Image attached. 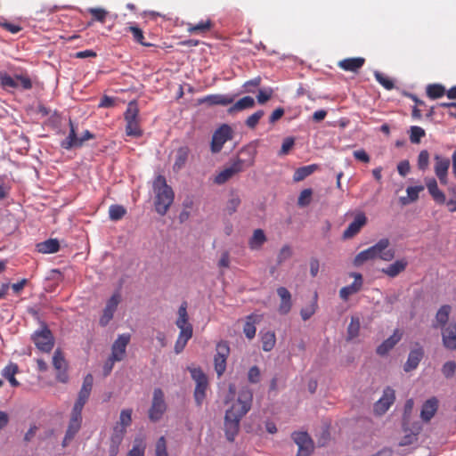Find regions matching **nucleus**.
<instances>
[{"mask_svg":"<svg viewBox=\"0 0 456 456\" xmlns=\"http://www.w3.org/2000/svg\"><path fill=\"white\" fill-rule=\"evenodd\" d=\"M241 154H247L248 157L242 158L241 156H236L234 159H231L229 164L216 174L214 178L215 183L218 185L224 184L236 175L254 165L256 155V150L254 147L248 145L241 148Z\"/></svg>","mask_w":456,"mask_h":456,"instance_id":"f257e3e1","label":"nucleus"},{"mask_svg":"<svg viewBox=\"0 0 456 456\" xmlns=\"http://www.w3.org/2000/svg\"><path fill=\"white\" fill-rule=\"evenodd\" d=\"M389 246L388 239H381L375 245L365 250L359 252L354 258V265L359 267L364 263L374 260L377 257L384 261H391L395 257V250L387 249Z\"/></svg>","mask_w":456,"mask_h":456,"instance_id":"f03ea898","label":"nucleus"},{"mask_svg":"<svg viewBox=\"0 0 456 456\" xmlns=\"http://www.w3.org/2000/svg\"><path fill=\"white\" fill-rule=\"evenodd\" d=\"M153 191L155 193V209L158 214L164 216L167 214L175 198L172 188L167 185L166 178L159 175L153 182Z\"/></svg>","mask_w":456,"mask_h":456,"instance_id":"7ed1b4c3","label":"nucleus"},{"mask_svg":"<svg viewBox=\"0 0 456 456\" xmlns=\"http://www.w3.org/2000/svg\"><path fill=\"white\" fill-rule=\"evenodd\" d=\"M175 325L180 330V332L175 344V352L180 354L191 338L193 333L192 325L189 322L186 302H183L178 309Z\"/></svg>","mask_w":456,"mask_h":456,"instance_id":"20e7f679","label":"nucleus"},{"mask_svg":"<svg viewBox=\"0 0 456 456\" xmlns=\"http://www.w3.org/2000/svg\"><path fill=\"white\" fill-rule=\"evenodd\" d=\"M31 339L36 347L42 352L48 353L54 346V338L53 333L44 322H41V327L34 331L31 336Z\"/></svg>","mask_w":456,"mask_h":456,"instance_id":"39448f33","label":"nucleus"},{"mask_svg":"<svg viewBox=\"0 0 456 456\" xmlns=\"http://www.w3.org/2000/svg\"><path fill=\"white\" fill-rule=\"evenodd\" d=\"M130 334H121L118 337L111 347V354L105 363V370H111L114 362L121 361L126 355V349L130 341Z\"/></svg>","mask_w":456,"mask_h":456,"instance_id":"423d86ee","label":"nucleus"},{"mask_svg":"<svg viewBox=\"0 0 456 456\" xmlns=\"http://www.w3.org/2000/svg\"><path fill=\"white\" fill-rule=\"evenodd\" d=\"M195 381L194 400L197 406L200 407L206 399L207 391L209 387V380L205 372H191Z\"/></svg>","mask_w":456,"mask_h":456,"instance_id":"0eeeda50","label":"nucleus"},{"mask_svg":"<svg viewBox=\"0 0 456 456\" xmlns=\"http://www.w3.org/2000/svg\"><path fill=\"white\" fill-rule=\"evenodd\" d=\"M167 410L164 400V393L160 388H155L153 393L151 407L149 410V419L152 422L159 421Z\"/></svg>","mask_w":456,"mask_h":456,"instance_id":"6e6552de","label":"nucleus"},{"mask_svg":"<svg viewBox=\"0 0 456 456\" xmlns=\"http://www.w3.org/2000/svg\"><path fill=\"white\" fill-rule=\"evenodd\" d=\"M232 138V129L227 125H222L218 129L215 131L211 141V151L213 153L219 152L224 144Z\"/></svg>","mask_w":456,"mask_h":456,"instance_id":"1a4fd4ad","label":"nucleus"},{"mask_svg":"<svg viewBox=\"0 0 456 456\" xmlns=\"http://www.w3.org/2000/svg\"><path fill=\"white\" fill-rule=\"evenodd\" d=\"M291 438L298 446L297 456H310L314 451V442L306 432H293Z\"/></svg>","mask_w":456,"mask_h":456,"instance_id":"9d476101","label":"nucleus"},{"mask_svg":"<svg viewBox=\"0 0 456 456\" xmlns=\"http://www.w3.org/2000/svg\"><path fill=\"white\" fill-rule=\"evenodd\" d=\"M94 384V377L91 373H88L85 378L83 381L82 387L80 391L78 392L77 398L75 402V404L73 406V409L76 411H83V408L86 402L89 399L92 388Z\"/></svg>","mask_w":456,"mask_h":456,"instance_id":"9b49d317","label":"nucleus"},{"mask_svg":"<svg viewBox=\"0 0 456 456\" xmlns=\"http://www.w3.org/2000/svg\"><path fill=\"white\" fill-rule=\"evenodd\" d=\"M350 277L354 278V281L339 290V297L343 301H347L352 295L358 293L363 285V279L361 273H352Z\"/></svg>","mask_w":456,"mask_h":456,"instance_id":"f8f14e48","label":"nucleus"},{"mask_svg":"<svg viewBox=\"0 0 456 456\" xmlns=\"http://www.w3.org/2000/svg\"><path fill=\"white\" fill-rule=\"evenodd\" d=\"M121 296L118 291L115 292L110 298L107 301L103 309L102 317L100 318V324L106 326L113 318L118 304L120 303Z\"/></svg>","mask_w":456,"mask_h":456,"instance_id":"ddd939ff","label":"nucleus"},{"mask_svg":"<svg viewBox=\"0 0 456 456\" xmlns=\"http://www.w3.org/2000/svg\"><path fill=\"white\" fill-rule=\"evenodd\" d=\"M435 165H434V172L440 181V183L444 185L448 183V169L450 167V159L448 158L443 157L441 155H435L434 157Z\"/></svg>","mask_w":456,"mask_h":456,"instance_id":"4468645a","label":"nucleus"},{"mask_svg":"<svg viewBox=\"0 0 456 456\" xmlns=\"http://www.w3.org/2000/svg\"><path fill=\"white\" fill-rule=\"evenodd\" d=\"M395 399V390L387 387L384 390L382 397L375 403L373 407L374 413L379 416L383 415L393 404Z\"/></svg>","mask_w":456,"mask_h":456,"instance_id":"2eb2a0df","label":"nucleus"},{"mask_svg":"<svg viewBox=\"0 0 456 456\" xmlns=\"http://www.w3.org/2000/svg\"><path fill=\"white\" fill-rule=\"evenodd\" d=\"M214 357L215 370H225L226 360L230 354V347L226 341L217 343Z\"/></svg>","mask_w":456,"mask_h":456,"instance_id":"dca6fc26","label":"nucleus"},{"mask_svg":"<svg viewBox=\"0 0 456 456\" xmlns=\"http://www.w3.org/2000/svg\"><path fill=\"white\" fill-rule=\"evenodd\" d=\"M367 224V217L363 212H359L355 215L353 222L349 224L347 228L343 232V239L348 240L358 234L361 229Z\"/></svg>","mask_w":456,"mask_h":456,"instance_id":"f3484780","label":"nucleus"},{"mask_svg":"<svg viewBox=\"0 0 456 456\" xmlns=\"http://www.w3.org/2000/svg\"><path fill=\"white\" fill-rule=\"evenodd\" d=\"M234 95L230 94H208L198 100L200 104H207L208 106H227L234 102Z\"/></svg>","mask_w":456,"mask_h":456,"instance_id":"a211bd4d","label":"nucleus"},{"mask_svg":"<svg viewBox=\"0 0 456 456\" xmlns=\"http://www.w3.org/2000/svg\"><path fill=\"white\" fill-rule=\"evenodd\" d=\"M402 337L403 333L398 329L395 330L393 335L384 340L377 347V354L381 356L387 354V353L402 339Z\"/></svg>","mask_w":456,"mask_h":456,"instance_id":"6ab92c4d","label":"nucleus"},{"mask_svg":"<svg viewBox=\"0 0 456 456\" xmlns=\"http://www.w3.org/2000/svg\"><path fill=\"white\" fill-rule=\"evenodd\" d=\"M365 63L362 57L346 58L338 62V67L345 71L358 72Z\"/></svg>","mask_w":456,"mask_h":456,"instance_id":"aec40b11","label":"nucleus"},{"mask_svg":"<svg viewBox=\"0 0 456 456\" xmlns=\"http://www.w3.org/2000/svg\"><path fill=\"white\" fill-rule=\"evenodd\" d=\"M125 434L126 429L124 428H119L118 425L114 427L113 433L110 436V444L109 449L110 456H117L118 453L119 445L123 441Z\"/></svg>","mask_w":456,"mask_h":456,"instance_id":"412c9836","label":"nucleus"},{"mask_svg":"<svg viewBox=\"0 0 456 456\" xmlns=\"http://www.w3.org/2000/svg\"><path fill=\"white\" fill-rule=\"evenodd\" d=\"M19 379L25 387H29L37 385H46L51 382L44 381L42 376L37 372H18Z\"/></svg>","mask_w":456,"mask_h":456,"instance_id":"4be33fe9","label":"nucleus"},{"mask_svg":"<svg viewBox=\"0 0 456 456\" xmlns=\"http://www.w3.org/2000/svg\"><path fill=\"white\" fill-rule=\"evenodd\" d=\"M426 187L432 199L439 205L445 203V194L438 188L437 182L435 178H426Z\"/></svg>","mask_w":456,"mask_h":456,"instance_id":"5701e85b","label":"nucleus"},{"mask_svg":"<svg viewBox=\"0 0 456 456\" xmlns=\"http://www.w3.org/2000/svg\"><path fill=\"white\" fill-rule=\"evenodd\" d=\"M214 27V23L210 19L200 20L197 24L191 22L186 23V30L190 34L194 35H206Z\"/></svg>","mask_w":456,"mask_h":456,"instance_id":"b1692460","label":"nucleus"},{"mask_svg":"<svg viewBox=\"0 0 456 456\" xmlns=\"http://www.w3.org/2000/svg\"><path fill=\"white\" fill-rule=\"evenodd\" d=\"M443 344L450 350L456 349V324L450 323L442 331Z\"/></svg>","mask_w":456,"mask_h":456,"instance_id":"393cba45","label":"nucleus"},{"mask_svg":"<svg viewBox=\"0 0 456 456\" xmlns=\"http://www.w3.org/2000/svg\"><path fill=\"white\" fill-rule=\"evenodd\" d=\"M82 423V411L72 409L70 413V419L67 428L68 438H74L76 434L79 431Z\"/></svg>","mask_w":456,"mask_h":456,"instance_id":"a878e982","label":"nucleus"},{"mask_svg":"<svg viewBox=\"0 0 456 456\" xmlns=\"http://www.w3.org/2000/svg\"><path fill=\"white\" fill-rule=\"evenodd\" d=\"M69 135L61 142V148L70 150L72 148L81 147L82 140H80V137H77L76 127L71 119H69Z\"/></svg>","mask_w":456,"mask_h":456,"instance_id":"bb28decb","label":"nucleus"},{"mask_svg":"<svg viewBox=\"0 0 456 456\" xmlns=\"http://www.w3.org/2000/svg\"><path fill=\"white\" fill-rule=\"evenodd\" d=\"M277 294L281 298L278 311L281 314L285 315L289 313L292 306L291 294L285 287H279Z\"/></svg>","mask_w":456,"mask_h":456,"instance_id":"cd10ccee","label":"nucleus"},{"mask_svg":"<svg viewBox=\"0 0 456 456\" xmlns=\"http://www.w3.org/2000/svg\"><path fill=\"white\" fill-rule=\"evenodd\" d=\"M438 409V400L436 397H431L427 400L423 405L420 411V417L423 421L428 422L436 414Z\"/></svg>","mask_w":456,"mask_h":456,"instance_id":"c85d7f7f","label":"nucleus"},{"mask_svg":"<svg viewBox=\"0 0 456 456\" xmlns=\"http://www.w3.org/2000/svg\"><path fill=\"white\" fill-rule=\"evenodd\" d=\"M424 356V349L422 346H420L419 344L416 345V347L411 349L410 351L407 362H406V368L414 370L418 367L419 362L422 360Z\"/></svg>","mask_w":456,"mask_h":456,"instance_id":"c756f323","label":"nucleus"},{"mask_svg":"<svg viewBox=\"0 0 456 456\" xmlns=\"http://www.w3.org/2000/svg\"><path fill=\"white\" fill-rule=\"evenodd\" d=\"M253 398L252 392L248 388H243L240 390L237 403L234 405L242 409V413H248V411L251 408V402Z\"/></svg>","mask_w":456,"mask_h":456,"instance_id":"7c9ffc66","label":"nucleus"},{"mask_svg":"<svg viewBox=\"0 0 456 456\" xmlns=\"http://www.w3.org/2000/svg\"><path fill=\"white\" fill-rule=\"evenodd\" d=\"M408 265V261L405 258L398 259L387 267L382 269V273L388 277L394 278L399 273L403 272Z\"/></svg>","mask_w":456,"mask_h":456,"instance_id":"2f4dec72","label":"nucleus"},{"mask_svg":"<svg viewBox=\"0 0 456 456\" xmlns=\"http://www.w3.org/2000/svg\"><path fill=\"white\" fill-rule=\"evenodd\" d=\"M267 238L262 229H256L248 240V247L251 250H258L266 242Z\"/></svg>","mask_w":456,"mask_h":456,"instance_id":"473e14b6","label":"nucleus"},{"mask_svg":"<svg viewBox=\"0 0 456 456\" xmlns=\"http://www.w3.org/2000/svg\"><path fill=\"white\" fill-rule=\"evenodd\" d=\"M37 249L43 254L56 253L60 249V243L56 239H49L37 244Z\"/></svg>","mask_w":456,"mask_h":456,"instance_id":"72a5a7b5","label":"nucleus"},{"mask_svg":"<svg viewBox=\"0 0 456 456\" xmlns=\"http://www.w3.org/2000/svg\"><path fill=\"white\" fill-rule=\"evenodd\" d=\"M255 105V100L251 96H244L243 98L237 101L233 105H232L228 112L233 113L236 111H240L243 110L253 108Z\"/></svg>","mask_w":456,"mask_h":456,"instance_id":"f704fd0d","label":"nucleus"},{"mask_svg":"<svg viewBox=\"0 0 456 456\" xmlns=\"http://www.w3.org/2000/svg\"><path fill=\"white\" fill-rule=\"evenodd\" d=\"M427 96L432 100L443 97L446 94L445 87L441 84H429L426 87Z\"/></svg>","mask_w":456,"mask_h":456,"instance_id":"c9c22d12","label":"nucleus"},{"mask_svg":"<svg viewBox=\"0 0 456 456\" xmlns=\"http://www.w3.org/2000/svg\"><path fill=\"white\" fill-rule=\"evenodd\" d=\"M188 155H189V150L187 147H181L177 150L176 156H175V161L173 166V169L175 171H179L184 167V165L187 161V159H188Z\"/></svg>","mask_w":456,"mask_h":456,"instance_id":"e433bc0d","label":"nucleus"},{"mask_svg":"<svg viewBox=\"0 0 456 456\" xmlns=\"http://www.w3.org/2000/svg\"><path fill=\"white\" fill-rule=\"evenodd\" d=\"M247 413H242V409L236 405H232L231 409L227 410L224 416V422H236L240 423V419Z\"/></svg>","mask_w":456,"mask_h":456,"instance_id":"4c0bfd02","label":"nucleus"},{"mask_svg":"<svg viewBox=\"0 0 456 456\" xmlns=\"http://www.w3.org/2000/svg\"><path fill=\"white\" fill-rule=\"evenodd\" d=\"M317 169V166L315 164L305 166L297 168L293 175V180L295 182H299L312 175Z\"/></svg>","mask_w":456,"mask_h":456,"instance_id":"58836bf2","label":"nucleus"},{"mask_svg":"<svg viewBox=\"0 0 456 456\" xmlns=\"http://www.w3.org/2000/svg\"><path fill=\"white\" fill-rule=\"evenodd\" d=\"M262 348L265 352H270L275 346L276 338L273 331H267L261 336Z\"/></svg>","mask_w":456,"mask_h":456,"instance_id":"ea45409f","label":"nucleus"},{"mask_svg":"<svg viewBox=\"0 0 456 456\" xmlns=\"http://www.w3.org/2000/svg\"><path fill=\"white\" fill-rule=\"evenodd\" d=\"M317 308V293H315L313 301L308 305L301 309L300 315L302 319L304 321L309 320L315 314Z\"/></svg>","mask_w":456,"mask_h":456,"instance_id":"a19ab883","label":"nucleus"},{"mask_svg":"<svg viewBox=\"0 0 456 456\" xmlns=\"http://www.w3.org/2000/svg\"><path fill=\"white\" fill-rule=\"evenodd\" d=\"M424 190V186L419 185V186H411L408 187L406 191L408 195L407 198H401V202L403 205L408 204L410 201L413 202L416 201L419 199V193Z\"/></svg>","mask_w":456,"mask_h":456,"instance_id":"79ce46f5","label":"nucleus"},{"mask_svg":"<svg viewBox=\"0 0 456 456\" xmlns=\"http://www.w3.org/2000/svg\"><path fill=\"white\" fill-rule=\"evenodd\" d=\"M126 214V209L121 205L113 204L109 208V216L112 221H118L122 219Z\"/></svg>","mask_w":456,"mask_h":456,"instance_id":"37998d69","label":"nucleus"},{"mask_svg":"<svg viewBox=\"0 0 456 456\" xmlns=\"http://www.w3.org/2000/svg\"><path fill=\"white\" fill-rule=\"evenodd\" d=\"M139 109L135 102H130L124 113L126 122L138 120Z\"/></svg>","mask_w":456,"mask_h":456,"instance_id":"c03bdc74","label":"nucleus"},{"mask_svg":"<svg viewBox=\"0 0 456 456\" xmlns=\"http://www.w3.org/2000/svg\"><path fill=\"white\" fill-rule=\"evenodd\" d=\"M146 444L140 437L134 441L133 448L128 452L127 456H144Z\"/></svg>","mask_w":456,"mask_h":456,"instance_id":"a18cd8bd","label":"nucleus"},{"mask_svg":"<svg viewBox=\"0 0 456 456\" xmlns=\"http://www.w3.org/2000/svg\"><path fill=\"white\" fill-rule=\"evenodd\" d=\"M451 312V306L448 305H442L436 314V320L437 323L441 326H444L447 323L449 320V315Z\"/></svg>","mask_w":456,"mask_h":456,"instance_id":"49530a36","label":"nucleus"},{"mask_svg":"<svg viewBox=\"0 0 456 456\" xmlns=\"http://www.w3.org/2000/svg\"><path fill=\"white\" fill-rule=\"evenodd\" d=\"M127 30L132 33L133 38L135 42L139 43L140 45H142L143 46H151L152 45L151 44L146 43L144 41L143 31L140 28H138L136 26H129L127 28Z\"/></svg>","mask_w":456,"mask_h":456,"instance_id":"de8ad7c7","label":"nucleus"},{"mask_svg":"<svg viewBox=\"0 0 456 456\" xmlns=\"http://www.w3.org/2000/svg\"><path fill=\"white\" fill-rule=\"evenodd\" d=\"M126 134L128 136L140 137L142 134V130L139 126V121L134 120L131 122H126Z\"/></svg>","mask_w":456,"mask_h":456,"instance_id":"09e8293b","label":"nucleus"},{"mask_svg":"<svg viewBox=\"0 0 456 456\" xmlns=\"http://www.w3.org/2000/svg\"><path fill=\"white\" fill-rule=\"evenodd\" d=\"M426 135L425 130L418 126H412L410 128V141L411 143L418 144L422 137Z\"/></svg>","mask_w":456,"mask_h":456,"instance_id":"8fccbe9b","label":"nucleus"},{"mask_svg":"<svg viewBox=\"0 0 456 456\" xmlns=\"http://www.w3.org/2000/svg\"><path fill=\"white\" fill-rule=\"evenodd\" d=\"M87 12L92 15V21L104 23L108 12L103 8H89Z\"/></svg>","mask_w":456,"mask_h":456,"instance_id":"3c124183","label":"nucleus"},{"mask_svg":"<svg viewBox=\"0 0 456 456\" xmlns=\"http://www.w3.org/2000/svg\"><path fill=\"white\" fill-rule=\"evenodd\" d=\"M360 327H361V323H360L359 318L352 317L351 322L347 328L348 339H353L359 335Z\"/></svg>","mask_w":456,"mask_h":456,"instance_id":"603ef678","label":"nucleus"},{"mask_svg":"<svg viewBox=\"0 0 456 456\" xmlns=\"http://www.w3.org/2000/svg\"><path fill=\"white\" fill-rule=\"evenodd\" d=\"M240 423L236 422H224V431L228 441L232 442L235 436L238 434Z\"/></svg>","mask_w":456,"mask_h":456,"instance_id":"864d4df0","label":"nucleus"},{"mask_svg":"<svg viewBox=\"0 0 456 456\" xmlns=\"http://www.w3.org/2000/svg\"><path fill=\"white\" fill-rule=\"evenodd\" d=\"M376 80L387 90H392L395 87L394 81L379 71L374 72Z\"/></svg>","mask_w":456,"mask_h":456,"instance_id":"5fc2aeb1","label":"nucleus"},{"mask_svg":"<svg viewBox=\"0 0 456 456\" xmlns=\"http://www.w3.org/2000/svg\"><path fill=\"white\" fill-rule=\"evenodd\" d=\"M0 82L4 88H18L19 84L16 81L15 76L12 77L6 73H0Z\"/></svg>","mask_w":456,"mask_h":456,"instance_id":"6e6d98bb","label":"nucleus"},{"mask_svg":"<svg viewBox=\"0 0 456 456\" xmlns=\"http://www.w3.org/2000/svg\"><path fill=\"white\" fill-rule=\"evenodd\" d=\"M132 412L131 409L122 410L119 416V422L117 425H118L119 428H124L125 429L126 427L130 426L132 422Z\"/></svg>","mask_w":456,"mask_h":456,"instance_id":"4d7b16f0","label":"nucleus"},{"mask_svg":"<svg viewBox=\"0 0 456 456\" xmlns=\"http://www.w3.org/2000/svg\"><path fill=\"white\" fill-rule=\"evenodd\" d=\"M256 326L252 321V316H248L247 321L243 327V332L248 339H252L256 335Z\"/></svg>","mask_w":456,"mask_h":456,"instance_id":"13d9d810","label":"nucleus"},{"mask_svg":"<svg viewBox=\"0 0 456 456\" xmlns=\"http://www.w3.org/2000/svg\"><path fill=\"white\" fill-rule=\"evenodd\" d=\"M313 191L312 189H305L300 192L297 199V205L301 208L306 207L310 204L312 200Z\"/></svg>","mask_w":456,"mask_h":456,"instance_id":"bf43d9fd","label":"nucleus"},{"mask_svg":"<svg viewBox=\"0 0 456 456\" xmlns=\"http://www.w3.org/2000/svg\"><path fill=\"white\" fill-rule=\"evenodd\" d=\"M53 364L57 370H61L66 367V362L63 354L58 349L53 354Z\"/></svg>","mask_w":456,"mask_h":456,"instance_id":"052dcab7","label":"nucleus"},{"mask_svg":"<svg viewBox=\"0 0 456 456\" xmlns=\"http://www.w3.org/2000/svg\"><path fill=\"white\" fill-rule=\"evenodd\" d=\"M15 78L22 89L29 90L32 88V81L27 74H15Z\"/></svg>","mask_w":456,"mask_h":456,"instance_id":"680f3d73","label":"nucleus"},{"mask_svg":"<svg viewBox=\"0 0 456 456\" xmlns=\"http://www.w3.org/2000/svg\"><path fill=\"white\" fill-rule=\"evenodd\" d=\"M264 110H257L252 115H250L246 120V126L251 129H254L258 124L259 120L264 116Z\"/></svg>","mask_w":456,"mask_h":456,"instance_id":"e2e57ef3","label":"nucleus"},{"mask_svg":"<svg viewBox=\"0 0 456 456\" xmlns=\"http://www.w3.org/2000/svg\"><path fill=\"white\" fill-rule=\"evenodd\" d=\"M429 164V153L427 150H423L418 156V167L420 170H426Z\"/></svg>","mask_w":456,"mask_h":456,"instance_id":"0e129e2a","label":"nucleus"},{"mask_svg":"<svg viewBox=\"0 0 456 456\" xmlns=\"http://www.w3.org/2000/svg\"><path fill=\"white\" fill-rule=\"evenodd\" d=\"M155 455L156 456H168L167 450V442L164 436H161L158 439L155 447Z\"/></svg>","mask_w":456,"mask_h":456,"instance_id":"69168bd1","label":"nucleus"},{"mask_svg":"<svg viewBox=\"0 0 456 456\" xmlns=\"http://www.w3.org/2000/svg\"><path fill=\"white\" fill-rule=\"evenodd\" d=\"M240 204V199L238 195H232L226 204V211L229 215L235 213Z\"/></svg>","mask_w":456,"mask_h":456,"instance_id":"338daca9","label":"nucleus"},{"mask_svg":"<svg viewBox=\"0 0 456 456\" xmlns=\"http://www.w3.org/2000/svg\"><path fill=\"white\" fill-rule=\"evenodd\" d=\"M272 95H273L272 88L261 89L258 92L256 99L260 104H264L271 99Z\"/></svg>","mask_w":456,"mask_h":456,"instance_id":"774afa93","label":"nucleus"}]
</instances>
